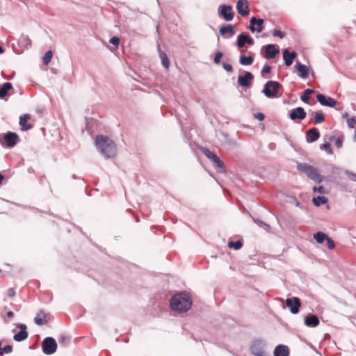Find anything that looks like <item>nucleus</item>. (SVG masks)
I'll list each match as a JSON object with an SVG mask.
<instances>
[{"mask_svg": "<svg viewBox=\"0 0 356 356\" xmlns=\"http://www.w3.org/2000/svg\"><path fill=\"white\" fill-rule=\"evenodd\" d=\"M95 145L97 150L105 159L113 158L116 154L115 144L106 136H97L95 138Z\"/></svg>", "mask_w": 356, "mask_h": 356, "instance_id": "nucleus-1", "label": "nucleus"}, {"mask_svg": "<svg viewBox=\"0 0 356 356\" xmlns=\"http://www.w3.org/2000/svg\"><path fill=\"white\" fill-rule=\"evenodd\" d=\"M192 305V300L186 293H180L175 295L170 300L171 309L179 312L188 311Z\"/></svg>", "mask_w": 356, "mask_h": 356, "instance_id": "nucleus-2", "label": "nucleus"}, {"mask_svg": "<svg viewBox=\"0 0 356 356\" xmlns=\"http://www.w3.org/2000/svg\"><path fill=\"white\" fill-rule=\"evenodd\" d=\"M298 169L316 183H321L323 181V176L321 175L318 170L312 165L307 163L298 164Z\"/></svg>", "mask_w": 356, "mask_h": 356, "instance_id": "nucleus-3", "label": "nucleus"}, {"mask_svg": "<svg viewBox=\"0 0 356 356\" xmlns=\"http://www.w3.org/2000/svg\"><path fill=\"white\" fill-rule=\"evenodd\" d=\"M281 87V84L275 81H268L264 85L263 92L266 97L273 98L277 96L278 90Z\"/></svg>", "mask_w": 356, "mask_h": 356, "instance_id": "nucleus-4", "label": "nucleus"}, {"mask_svg": "<svg viewBox=\"0 0 356 356\" xmlns=\"http://www.w3.org/2000/svg\"><path fill=\"white\" fill-rule=\"evenodd\" d=\"M42 349L44 354L49 355L54 354L57 349V343L52 337H46L42 342Z\"/></svg>", "mask_w": 356, "mask_h": 356, "instance_id": "nucleus-5", "label": "nucleus"}, {"mask_svg": "<svg viewBox=\"0 0 356 356\" xmlns=\"http://www.w3.org/2000/svg\"><path fill=\"white\" fill-rule=\"evenodd\" d=\"M265 343L260 340L253 341L251 346V351L252 354L256 356H268V354L264 350Z\"/></svg>", "mask_w": 356, "mask_h": 356, "instance_id": "nucleus-6", "label": "nucleus"}, {"mask_svg": "<svg viewBox=\"0 0 356 356\" xmlns=\"http://www.w3.org/2000/svg\"><path fill=\"white\" fill-rule=\"evenodd\" d=\"M219 15L222 16L225 21L229 22L234 19L232 7L230 5H221L218 8Z\"/></svg>", "mask_w": 356, "mask_h": 356, "instance_id": "nucleus-7", "label": "nucleus"}, {"mask_svg": "<svg viewBox=\"0 0 356 356\" xmlns=\"http://www.w3.org/2000/svg\"><path fill=\"white\" fill-rule=\"evenodd\" d=\"M286 305L290 309V312L293 314L299 312L301 305L300 299L297 297L287 298L286 300Z\"/></svg>", "mask_w": 356, "mask_h": 356, "instance_id": "nucleus-8", "label": "nucleus"}, {"mask_svg": "<svg viewBox=\"0 0 356 356\" xmlns=\"http://www.w3.org/2000/svg\"><path fill=\"white\" fill-rule=\"evenodd\" d=\"M264 20L252 17L250 20L249 29L252 32L261 33L263 31Z\"/></svg>", "mask_w": 356, "mask_h": 356, "instance_id": "nucleus-9", "label": "nucleus"}, {"mask_svg": "<svg viewBox=\"0 0 356 356\" xmlns=\"http://www.w3.org/2000/svg\"><path fill=\"white\" fill-rule=\"evenodd\" d=\"M316 98L318 102L323 106L334 107L337 104L335 99L330 97H326L323 94L317 95Z\"/></svg>", "mask_w": 356, "mask_h": 356, "instance_id": "nucleus-10", "label": "nucleus"}, {"mask_svg": "<svg viewBox=\"0 0 356 356\" xmlns=\"http://www.w3.org/2000/svg\"><path fill=\"white\" fill-rule=\"evenodd\" d=\"M238 13L243 17L248 16L250 13L247 0H238L236 3Z\"/></svg>", "mask_w": 356, "mask_h": 356, "instance_id": "nucleus-11", "label": "nucleus"}, {"mask_svg": "<svg viewBox=\"0 0 356 356\" xmlns=\"http://www.w3.org/2000/svg\"><path fill=\"white\" fill-rule=\"evenodd\" d=\"M4 140L7 147H13L17 143L19 138L17 134L9 131L5 134Z\"/></svg>", "mask_w": 356, "mask_h": 356, "instance_id": "nucleus-12", "label": "nucleus"}, {"mask_svg": "<svg viewBox=\"0 0 356 356\" xmlns=\"http://www.w3.org/2000/svg\"><path fill=\"white\" fill-rule=\"evenodd\" d=\"M289 117L292 120H303L306 117V113L303 108L298 107L291 111Z\"/></svg>", "mask_w": 356, "mask_h": 356, "instance_id": "nucleus-13", "label": "nucleus"}, {"mask_svg": "<svg viewBox=\"0 0 356 356\" xmlns=\"http://www.w3.org/2000/svg\"><path fill=\"white\" fill-rule=\"evenodd\" d=\"M220 34L225 38H232L235 34V31L232 24L221 26L219 30Z\"/></svg>", "mask_w": 356, "mask_h": 356, "instance_id": "nucleus-14", "label": "nucleus"}, {"mask_svg": "<svg viewBox=\"0 0 356 356\" xmlns=\"http://www.w3.org/2000/svg\"><path fill=\"white\" fill-rule=\"evenodd\" d=\"M49 318V314H46L42 310L38 312L36 316L34 318V322L38 325H42L46 324Z\"/></svg>", "mask_w": 356, "mask_h": 356, "instance_id": "nucleus-15", "label": "nucleus"}, {"mask_svg": "<svg viewBox=\"0 0 356 356\" xmlns=\"http://www.w3.org/2000/svg\"><path fill=\"white\" fill-rule=\"evenodd\" d=\"M18 327L20 328V331L14 335V340L16 341H22L26 339L28 337L26 325L25 324H20Z\"/></svg>", "mask_w": 356, "mask_h": 356, "instance_id": "nucleus-16", "label": "nucleus"}, {"mask_svg": "<svg viewBox=\"0 0 356 356\" xmlns=\"http://www.w3.org/2000/svg\"><path fill=\"white\" fill-rule=\"evenodd\" d=\"M265 57L267 59H271L276 56L279 53V49L276 48L275 44H267L265 46Z\"/></svg>", "mask_w": 356, "mask_h": 356, "instance_id": "nucleus-17", "label": "nucleus"}, {"mask_svg": "<svg viewBox=\"0 0 356 356\" xmlns=\"http://www.w3.org/2000/svg\"><path fill=\"white\" fill-rule=\"evenodd\" d=\"M253 79V75L249 72H246L243 76H239L238 83L241 86H249L250 81Z\"/></svg>", "mask_w": 356, "mask_h": 356, "instance_id": "nucleus-18", "label": "nucleus"}, {"mask_svg": "<svg viewBox=\"0 0 356 356\" xmlns=\"http://www.w3.org/2000/svg\"><path fill=\"white\" fill-rule=\"evenodd\" d=\"M297 54L295 51L289 52L288 50L285 49L283 51V59L284 60V63L286 66H290L292 65L293 59L296 57Z\"/></svg>", "mask_w": 356, "mask_h": 356, "instance_id": "nucleus-19", "label": "nucleus"}, {"mask_svg": "<svg viewBox=\"0 0 356 356\" xmlns=\"http://www.w3.org/2000/svg\"><path fill=\"white\" fill-rule=\"evenodd\" d=\"M307 141L313 143L316 141L320 137V133L316 128H312L307 132Z\"/></svg>", "mask_w": 356, "mask_h": 356, "instance_id": "nucleus-20", "label": "nucleus"}, {"mask_svg": "<svg viewBox=\"0 0 356 356\" xmlns=\"http://www.w3.org/2000/svg\"><path fill=\"white\" fill-rule=\"evenodd\" d=\"M319 323V319L316 315H310L305 318V324L309 327H317Z\"/></svg>", "mask_w": 356, "mask_h": 356, "instance_id": "nucleus-21", "label": "nucleus"}, {"mask_svg": "<svg viewBox=\"0 0 356 356\" xmlns=\"http://www.w3.org/2000/svg\"><path fill=\"white\" fill-rule=\"evenodd\" d=\"M289 350L287 346L278 345L274 350V356H289Z\"/></svg>", "mask_w": 356, "mask_h": 356, "instance_id": "nucleus-22", "label": "nucleus"}, {"mask_svg": "<svg viewBox=\"0 0 356 356\" xmlns=\"http://www.w3.org/2000/svg\"><path fill=\"white\" fill-rule=\"evenodd\" d=\"M295 67L297 69L298 72L300 73L299 76L302 79H306L308 77L309 71L308 68L306 65L301 64L300 63H296Z\"/></svg>", "mask_w": 356, "mask_h": 356, "instance_id": "nucleus-23", "label": "nucleus"}, {"mask_svg": "<svg viewBox=\"0 0 356 356\" xmlns=\"http://www.w3.org/2000/svg\"><path fill=\"white\" fill-rule=\"evenodd\" d=\"M13 85L11 83L6 82L2 84L0 87V99H3L7 95L8 92L12 89Z\"/></svg>", "mask_w": 356, "mask_h": 356, "instance_id": "nucleus-24", "label": "nucleus"}, {"mask_svg": "<svg viewBox=\"0 0 356 356\" xmlns=\"http://www.w3.org/2000/svg\"><path fill=\"white\" fill-rule=\"evenodd\" d=\"M213 168L216 170L217 172L220 173H222L225 172V166L222 161L217 156L216 159L212 161Z\"/></svg>", "mask_w": 356, "mask_h": 356, "instance_id": "nucleus-25", "label": "nucleus"}, {"mask_svg": "<svg viewBox=\"0 0 356 356\" xmlns=\"http://www.w3.org/2000/svg\"><path fill=\"white\" fill-rule=\"evenodd\" d=\"M30 118L29 115L25 114L19 118V124L24 131L31 129L32 126L26 124L27 120Z\"/></svg>", "mask_w": 356, "mask_h": 356, "instance_id": "nucleus-26", "label": "nucleus"}, {"mask_svg": "<svg viewBox=\"0 0 356 356\" xmlns=\"http://www.w3.org/2000/svg\"><path fill=\"white\" fill-rule=\"evenodd\" d=\"M254 59L252 56H245L241 54L239 58V63L242 65H250L252 64Z\"/></svg>", "mask_w": 356, "mask_h": 356, "instance_id": "nucleus-27", "label": "nucleus"}, {"mask_svg": "<svg viewBox=\"0 0 356 356\" xmlns=\"http://www.w3.org/2000/svg\"><path fill=\"white\" fill-rule=\"evenodd\" d=\"M201 152L212 162L213 160L216 159L217 156L211 152L209 149L206 147H202L200 148Z\"/></svg>", "mask_w": 356, "mask_h": 356, "instance_id": "nucleus-28", "label": "nucleus"}, {"mask_svg": "<svg viewBox=\"0 0 356 356\" xmlns=\"http://www.w3.org/2000/svg\"><path fill=\"white\" fill-rule=\"evenodd\" d=\"M246 34L241 33L237 37L236 45L238 48H243L247 44L246 42Z\"/></svg>", "mask_w": 356, "mask_h": 356, "instance_id": "nucleus-29", "label": "nucleus"}, {"mask_svg": "<svg viewBox=\"0 0 356 356\" xmlns=\"http://www.w3.org/2000/svg\"><path fill=\"white\" fill-rule=\"evenodd\" d=\"M312 202L315 206L319 207L327 202V199L324 196L314 197Z\"/></svg>", "mask_w": 356, "mask_h": 356, "instance_id": "nucleus-30", "label": "nucleus"}, {"mask_svg": "<svg viewBox=\"0 0 356 356\" xmlns=\"http://www.w3.org/2000/svg\"><path fill=\"white\" fill-rule=\"evenodd\" d=\"M314 238L317 241V243H322L324 241L326 240L327 235L323 232H318L314 234Z\"/></svg>", "mask_w": 356, "mask_h": 356, "instance_id": "nucleus-31", "label": "nucleus"}, {"mask_svg": "<svg viewBox=\"0 0 356 356\" xmlns=\"http://www.w3.org/2000/svg\"><path fill=\"white\" fill-rule=\"evenodd\" d=\"M160 58L161 59V63H162L163 66L165 69H168L169 66H170V61H169V59H168L166 54L160 53Z\"/></svg>", "mask_w": 356, "mask_h": 356, "instance_id": "nucleus-32", "label": "nucleus"}, {"mask_svg": "<svg viewBox=\"0 0 356 356\" xmlns=\"http://www.w3.org/2000/svg\"><path fill=\"white\" fill-rule=\"evenodd\" d=\"M243 246V243L241 241H229L228 243V247L229 248H233L236 250H240Z\"/></svg>", "mask_w": 356, "mask_h": 356, "instance_id": "nucleus-33", "label": "nucleus"}, {"mask_svg": "<svg viewBox=\"0 0 356 356\" xmlns=\"http://www.w3.org/2000/svg\"><path fill=\"white\" fill-rule=\"evenodd\" d=\"M314 90L312 89H306L304 91V94L301 96L300 99L305 102L307 103L309 100V95L312 94Z\"/></svg>", "mask_w": 356, "mask_h": 356, "instance_id": "nucleus-34", "label": "nucleus"}, {"mask_svg": "<svg viewBox=\"0 0 356 356\" xmlns=\"http://www.w3.org/2000/svg\"><path fill=\"white\" fill-rule=\"evenodd\" d=\"M53 56V53L51 51H48L45 53L44 56L42 58V61L44 65H48Z\"/></svg>", "mask_w": 356, "mask_h": 356, "instance_id": "nucleus-35", "label": "nucleus"}, {"mask_svg": "<svg viewBox=\"0 0 356 356\" xmlns=\"http://www.w3.org/2000/svg\"><path fill=\"white\" fill-rule=\"evenodd\" d=\"M325 120L324 115L322 113H315L314 122L316 124L322 123Z\"/></svg>", "mask_w": 356, "mask_h": 356, "instance_id": "nucleus-36", "label": "nucleus"}, {"mask_svg": "<svg viewBox=\"0 0 356 356\" xmlns=\"http://www.w3.org/2000/svg\"><path fill=\"white\" fill-rule=\"evenodd\" d=\"M58 342L63 346L68 345L70 342V338L65 335H61L58 339Z\"/></svg>", "mask_w": 356, "mask_h": 356, "instance_id": "nucleus-37", "label": "nucleus"}, {"mask_svg": "<svg viewBox=\"0 0 356 356\" xmlns=\"http://www.w3.org/2000/svg\"><path fill=\"white\" fill-rule=\"evenodd\" d=\"M13 350V347L10 345H7L4 348H0V355L2 356L3 353H10Z\"/></svg>", "mask_w": 356, "mask_h": 356, "instance_id": "nucleus-38", "label": "nucleus"}, {"mask_svg": "<svg viewBox=\"0 0 356 356\" xmlns=\"http://www.w3.org/2000/svg\"><path fill=\"white\" fill-rule=\"evenodd\" d=\"M347 124L349 128H354L356 125V118L355 117L347 120Z\"/></svg>", "mask_w": 356, "mask_h": 356, "instance_id": "nucleus-39", "label": "nucleus"}, {"mask_svg": "<svg viewBox=\"0 0 356 356\" xmlns=\"http://www.w3.org/2000/svg\"><path fill=\"white\" fill-rule=\"evenodd\" d=\"M345 173L350 180L356 182V174L355 173H353V172L348 171V170H346L345 172Z\"/></svg>", "mask_w": 356, "mask_h": 356, "instance_id": "nucleus-40", "label": "nucleus"}, {"mask_svg": "<svg viewBox=\"0 0 356 356\" xmlns=\"http://www.w3.org/2000/svg\"><path fill=\"white\" fill-rule=\"evenodd\" d=\"M325 241H327V248L330 250H332L334 248L335 245H334L333 240L331 238L327 236V238H326Z\"/></svg>", "mask_w": 356, "mask_h": 356, "instance_id": "nucleus-41", "label": "nucleus"}, {"mask_svg": "<svg viewBox=\"0 0 356 356\" xmlns=\"http://www.w3.org/2000/svg\"><path fill=\"white\" fill-rule=\"evenodd\" d=\"M109 42L110 43L118 47L120 44V38L116 36H114L110 39Z\"/></svg>", "mask_w": 356, "mask_h": 356, "instance_id": "nucleus-42", "label": "nucleus"}, {"mask_svg": "<svg viewBox=\"0 0 356 356\" xmlns=\"http://www.w3.org/2000/svg\"><path fill=\"white\" fill-rule=\"evenodd\" d=\"M271 70V67L268 65H265L264 67H263V69L261 70V76L263 77L265 76V74H267V73H269Z\"/></svg>", "mask_w": 356, "mask_h": 356, "instance_id": "nucleus-43", "label": "nucleus"}, {"mask_svg": "<svg viewBox=\"0 0 356 356\" xmlns=\"http://www.w3.org/2000/svg\"><path fill=\"white\" fill-rule=\"evenodd\" d=\"M343 139L342 137H339V138H336L335 139V146L337 148H341L343 145Z\"/></svg>", "mask_w": 356, "mask_h": 356, "instance_id": "nucleus-44", "label": "nucleus"}, {"mask_svg": "<svg viewBox=\"0 0 356 356\" xmlns=\"http://www.w3.org/2000/svg\"><path fill=\"white\" fill-rule=\"evenodd\" d=\"M322 148L324 149L327 154H332V149L329 143H325L323 145Z\"/></svg>", "mask_w": 356, "mask_h": 356, "instance_id": "nucleus-45", "label": "nucleus"}, {"mask_svg": "<svg viewBox=\"0 0 356 356\" xmlns=\"http://www.w3.org/2000/svg\"><path fill=\"white\" fill-rule=\"evenodd\" d=\"M273 35L280 38H283L285 36L284 33L279 30H275L273 33Z\"/></svg>", "mask_w": 356, "mask_h": 356, "instance_id": "nucleus-46", "label": "nucleus"}, {"mask_svg": "<svg viewBox=\"0 0 356 356\" xmlns=\"http://www.w3.org/2000/svg\"><path fill=\"white\" fill-rule=\"evenodd\" d=\"M222 56V54L221 52H218L216 54L214 57V63L218 64L220 62V59Z\"/></svg>", "mask_w": 356, "mask_h": 356, "instance_id": "nucleus-47", "label": "nucleus"}, {"mask_svg": "<svg viewBox=\"0 0 356 356\" xmlns=\"http://www.w3.org/2000/svg\"><path fill=\"white\" fill-rule=\"evenodd\" d=\"M222 67H223L224 70H226L227 72H232V66L230 64L227 63H223Z\"/></svg>", "mask_w": 356, "mask_h": 356, "instance_id": "nucleus-48", "label": "nucleus"}, {"mask_svg": "<svg viewBox=\"0 0 356 356\" xmlns=\"http://www.w3.org/2000/svg\"><path fill=\"white\" fill-rule=\"evenodd\" d=\"M313 191H315V192H318L321 194H323L325 193V188L323 186H318V187H314L313 188Z\"/></svg>", "mask_w": 356, "mask_h": 356, "instance_id": "nucleus-49", "label": "nucleus"}, {"mask_svg": "<svg viewBox=\"0 0 356 356\" xmlns=\"http://www.w3.org/2000/svg\"><path fill=\"white\" fill-rule=\"evenodd\" d=\"M254 118L259 121H263L264 120V115L261 113H258L254 115Z\"/></svg>", "mask_w": 356, "mask_h": 356, "instance_id": "nucleus-50", "label": "nucleus"}, {"mask_svg": "<svg viewBox=\"0 0 356 356\" xmlns=\"http://www.w3.org/2000/svg\"><path fill=\"white\" fill-rule=\"evenodd\" d=\"M245 38H246V42L248 44L252 45L254 44V40L251 37L246 35Z\"/></svg>", "mask_w": 356, "mask_h": 356, "instance_id": "nucleus-51", "label": "nucleus"}, {"mask_svg": "<svg viewBox=\"0 0 356 356\" xmlns=\"http://www.w3.org/2000/svg\"><path fill=\"white\" fill-rule=\"evenodd\" d=\"M15 294V291L13 288L8 289V296L10 297L14 296Z\"/></svg>", "mask_w": 356, "mask_h": 356, "instance_id": "nucleus-52", "label": "nucleus"}, {"mask_svg": "<svg viewBox=\"0 0 356 356\" xmlns=\"http://www.w3.org/2000/svg\"><path fill=\"white\" fill-rule=\"evenodd\" d=\"M13 315H14V314H13V312H11V311H10V312H8L7 313V316H8V318H11V317H13Z\"/></svg>", "mask_w": 356, "mask_h": 356, "instance_id": "nucleus-53", "label": "nucleus"}, {"mask_svg": "<svg viewBox=\"0 0 356 356\" xmlns=\"http://www.w3.org/2000/svg\"><path fill=\"white\" fill-rule=\"evenodd\" d=\"M3 178H4L3 176L0 173V184L3 181Z\"/></svg>", "mask_w": 356, "mask_h": 356, "instance_id": "nucleus-54", "label": "nucleus"}, {"mask_svg": "<svg viewBox=\"0 0 356 356\" xmlns=\"http://www.w3.org/2000/svg\"><path fill=\"white\" fill-rule=\"evenodd\" d=\"M4 50L0 46V54L3 53Z\"/></svg>", "mask_w": 356, "mask_h": 356, "instance_id": "nucleus-55", "label": "nucleus"}, {"mask_svg": "<svg viewBox=\"0 0 356 356\" xmlns=\"http://www.w3.org/2000/svg\"><path fill=\"white\" fill-rule=\"evenodd\" d=\"M261 224L264 225V226H265V227H269L268 225H267L265 222H261Z\"/></svg>", "mask_w": 356, "mask_h": 356, "instance_id": "nucleus-56", "label": "nucleus"}, {"mask_svg": "<svg viewBox=\"0 0 356 356\" xmlns=\"http://www.w3.org/2000/svg\"><path fill=\"white\" fill-rule=\"evenodd\" d=\"M334 139V136H330V140L332 141Z\"/></svg>", "mask_w": 356, "mask_h": 356, "instance_id": "nucleus-57", "label": "nucleus"}, {"mask_svg": "<svg viewBox=\"0 0 356 356\" xmlns=\"http://www.w3.org/2000/svg\"><path fill=\"white\" fill-rule=\"evenodd\" d=\"M0 348H1V341H0Z\"/></svg>", "mask_w": 356, "mask_h": 356, "instance_id": "nucleus-58", "label": "nucleus"}]
</instances>
